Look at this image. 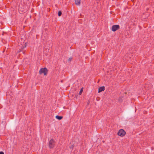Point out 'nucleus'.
<instances>
[{
    "mask_svg": "<svg viewBox=\"0 0 154 154\" xmlns=\"http://www.w3.org/2000/svg\"><path fill=\"white\" fill-rule=\"evenodd\" d=\"M55 141L53 139H51L49 142V146L50 149L53 148L54 146Z\"/></svg>",
    "mask_w": 154,
    "mask_h": 154,
    "instance_id": "f03ea898",
    "label": "nucleus"
},
{
    "mask_svg": "<svg viewBox=\"0 0 154 154\" xmlns=\"http://www.w3.org/2000/svg\"><path fill=\"white\" fill-rule=\"evenodd\" d=\"M117 134L118 135L123 137L125 134L126 132L124 130L121 129L119 130Z\"/></svg>",
    "mask_w": 154,
    "mask_h": 154,
    "instance_id": "7ed1b4c3",
    "label": "nucleus"
},
{
    "mask_svg": "<svg viewBox=\"0 0 154 154\" xmlns=\"http://www.w3.org/2000/svg\"><path fill=\"white\" fill-rule=\"evenodd\" d=\"M72 57H70L69 59H68V61H71V60H72Z\"/></svg>",
    "mask_w": 154,
    "mask_h": 154,
    "instance_id": "9d476101",
    "label": "nucleus"
},
{
    "mask_svg": "<svg viewBox=\"0 0 154 154\" xmlns=\"http://www.w3.org/2000/svg\"><path fill=\"white\" fill-rule=\"evenodd\" d=\"M26 47V46H24L23 47V49L24 48Z\"/></svg>",
    "mask_w": 154,
    "mask_h": 154,
    "instance_id": "ddd939ff",
    "label": "nucleus"
},
{
    "mask_svg": "<svg viewBox=\"0 0 154 154\" xmlns=\"http://www.w3.org/2000/svg\"><path fill=\"white\" fill-rule=\"evenodd\" d=\"M83 91V88H82L80 90L79 92V94L80 95L82 94V92Z\"/></svg>",
    "mask_w": 154,
    "mask_h": 154,
    "instance_id": "6e6552de",
    "label": "nucleus"
},
{
    "mask_svg": "<svg viewBox=\"0 0 154 154\" xmlns=\"http://www.w3.org/2000/svg\"><path fill=\"white\" fill-rule=\"evenodd\" d=\"M73 145H72L70 147V149H72L73 148Z\"/></svg>",
    "mask_w": 154,
    "mask_h": 154,
    "instance_id": "9b49d317",
    "label": "nucleus"
},
{
    "mask_svg": "<svg viewBox=\"0 0 154 154\" xmlns=\"http://www.w3.org/2000/svg\"><path fill=\"white\" fill-rule=\"evenodd\" d=\"M62 14V12L61 11H59L58 13V15L59 16H61Z\"/></svg>",
    "mask_w": 154,
    "mask_h": 154,
    "instance_id": "1a4fd4ad",
    "label": "nucleus"
},
{
    "mask_svg": "<svg viewBox=\"0 0 154 154\" xmlns=\"http://www.w3.org/2000/svg\"><path fill=\"white\" fill-rule=\"evenodd\" d=\"M56 118L58 120H60L63 118V117L62 116H56Z\"/></svg>",
    "mask_w": 154,
    "mask_h": 154,
    "instance_id": "0eeeda50",
    "label": "nucleus"
},
{
    "mask_svg": "<svg viewBox=\"0 0 154 154\" xmlns=\"http://www.w3.org/2000/svg\"><path fill=\"white\" fill-rule=\"evenodd\" d=\"M105 87L103 86L100 87L98 89V92L99 93L105 90Z\"/></svg>",
    "mask_w": 154,
    "mask_h": 154,
    "instance_id": "39448f33",
    "label": "nucleus"
},
{
    "mask_svg": "<svg viewBox=\"0 0 154 154\" xmlns=\"http://www.w3.org/2000/svg\"><path fill=\"white\" fill-rule=\"evenodd\" d=\"M48 72V70L46 67L41 68L39 71V73L40 74L43 73L45 75H47Z\"/></svg>",
    "mask_w": 154,
    "mask_h": 154,
    "instance_id": "f257e3e1",
    "label": "nucleus"
},
{
    "mask_svg": "<svg viewBox=\"0 0 154 154\" xmlns=\"http://www.w3.org/2000/svg\"><path fill=\"white\" fill-rule=\"evenodd\" d=\"M0 154H4V153L2 151L0 152Z\"/></svg>",
    "mask_w": 154,
    "mask_h": 154,
    "instance_id": "f8f14e48",
    "label": "nucleus"
},
{
    "mask_svg": "<svg viewBox=\"0 0 154 154\" xmlns=\"http://www.w3.org/2000/svg\"><path fill=\"white\" fill-rule=\"evenodd\" d=\"M120 28V26L118 25H113L112 27V30L113 32L116 31L119 29Z\"/></svg>",
    "mask_w": 154,
    "mask_h": 154,
    "instance_id": "20e7f679",
    "label": "nucleus"
},
{
    "mask_svg": "<svg viewBox=\"0 0 154 154\" xmlns=\"http://www.w3.org/2000/svg\"><path fill=\"white\" fill-rule=\"evenodd\" d=\"M25 52V51H23V54H24Z\"/></svg>",
    "mask_w": 154,
    "mask_h": 154,
    "instance_id": "4468645a",
    "label": "nucleus"
},
{
    "mask_svg": "<svg viewBox=\"0 0 154 154\" xmlns=\"http://www.w3.org/2000/svg\"><path fill=\"white\" fill-rule=\"evenodd\" d=\"M81 0H75V4L77 5H79Z\"/></svg>",
    "mask_w": 154,
    "mask_h": 154,
    "instance_id": "423d86ee",
    "label": "nucleus"
}]
</instances>
